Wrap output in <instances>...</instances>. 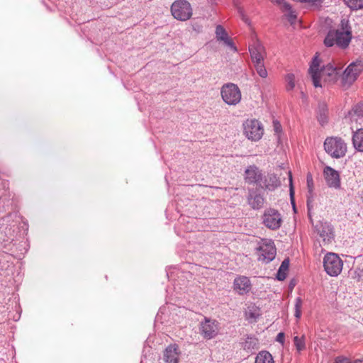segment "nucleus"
Instances as JSON below:
<instances>
[{"label":"nucleus","mask_w":363,"mask_h":363,"mask_svg":"<svg viewBox=\"0 0 363 363\" xmlns=\"http://www.w3.org/2000/svg\"><path fill=\"white\" fill-rule=\"evenodd\" d=\"M246 317L248 319H257L259 315L257 308L255 306H248L247 310L245 312Z\"/></svg>","instance_id":"obj_30"},{"label":"nucleus","mask_w":363,"mask_h":363,"mask_svg":"<svg viewBox=\"0 0 363 363\" xmlns=\"http://www.w3.org/2000/svg\"><path fill=\"white\" fill-rule=\"evenodd\" d=\"M362 115H363V104H358L355 105L352 108V111L350 112V120H351V123H352L351 128L352 130L354 129L353 118H356V117L358 118Z\"/></svg>","instance_id":"obj_24"},{"label":"nucleus","mask_w":363,"mask_h":363,"mask_svg":"<svg viewBox=\"0 0 363 363\" xmlns=\"http://www.w3.org/2000/svg\"><path fill=\"white\" fill-rule=\"evenodd\" d=\"M293 205H294L293 208L295 210V205L294 203H293Z\"/></svg>","instance_id":"obj_45"},{"label":"nucleus","mask_w":363,"mask_h":363,"mask_svg":"<svg viewBox=\"0 0 363 363\" xmlns=\"http://www.w3.org/2000/svg\"><path fill=\"white\" fill-rule=\"evenodd\" d=\"M238 13L242 18V20L247 24H250V21L249 20V18L246 16L245 13V11L243 10L242 8L241 7H239L238 9Z\"/></svg>","instance_id":"obj_36"},{"label":"nucleus","mask_w":363,"mask_h":363,"mask_svg":"<svg viewBox=\"0 0 363 363\" xmlns=\"http://www.w3.org/2000/svg\"><path fill=\"white\" fill-rule=\"evenodd\" d=\"M351 363H363V359H357L354 361H351Z\"/></svg>","instance_id":"obj_44"},{"label":"nucleus","mask_w":363,"mask_h":363,"mask_svg":"<svg viewBox=\"0 0 363 363\" xmlns=\"http://www.w3.org/2000/svg\"><path fill=\"white\" fill-rule=\"evenodd\" d=\"M344 2L352 10L363 9V0H344Z\"/></svg>","instance_id":"obj_25"},{"label":"nucleus","mask_w":363,"mask_h":363,"mask_svg":"<svg viewBox=\"0 0 363 363\" xmlns=\"http://www.w3.org/2000/svg\"><path fill=\"white\" fill-rule=\"evenodd\" d=\"M335 363H351V360L347 357H337L335 358Z\"/></svg>","instance_id":"obj_39"},{"label":"nucleus","mask_w":363,"mask_h":363,"mask_svg":"<svg viewBox=\"0 0 363 363\" xmlns=\"http://www.w3.org/2000/svg\"><path fill=\"white\" fill-rule=\"evenodd\" d=\"M223 42L235 52L237 51V48L230 38H228L227 40H224Z\"/></svg>","instance_id":"obj_38"},{"label":"nucleus","mask_w":363,"mask_h":363,"mask_svg":"<svg viewBox=\"0 0 363 363\" xmlns=\"http://www.w3.org/2000/svg\"><path fill=\"white\" fill-rule=\"evenodd\" d=\"M325 152L333 158L343 157L347 152V144L338 137H328L324 142Z\"/></svg>","instance_id":"obj_3"},{"label":"nucleus","mask_w":363,"mask_h":363,"mask_svg":"<svg viewBox=\"0 0 363 363\" xmlns=\"http://www.w3.org/2000/svg\"><path fill=\"white\" fill-rule=\"evenodd\" d=\"M284 11H288L287 18L289 21L292 24L295 22L296 19V15L294 11L291 10V7L289 4L284 3Z\"/></svg>","instance_id":"obj_32"},{"label":"nucleus","mask_w":363,"mask_h":363,"mask_svg":"<svg viewBox=\"0 0 363 363\" xmlns=\"http://www.w3.org/2000/svg\"><path fill=\"white\" fill-rule=\"evenodd\" d=\"M307 185H308V193L310 194V196H308L307 206H308V210L310 211L311 210V196L313 188V179H312V176L311 174L307 175Z\"/></svg>","instance_id":"obj_31"},{"label":"nucleus","mask_w":363,"mask_h":363,"mask_svg":"<svg viewBox=\"0 0 363 363\" xmlns=\"http://www.w3.org/2000/svg\"><path fill=\"white\" fill-rule=\"evenodd\" d=\"M249 51L253 63L264 62L266 52L260 42L256 41L251 45L249 47Z\"/></svg>","instance_id":"obj_13"},{"label":"nucleus","mask_w":363,"mask_h":363,"mask_svg":"<svg viewBox=\"0 0 363 363\" xmlns=\"http://www.w3.org/2000/svg\"><path fill=\"white\" fill-rule=\"evenodd\" d=\"M257 73L262 78H266L268 75L267 71L264 65V62L253 63Z\"/></svg>","instance_id":"obj_28"},{"label":"nucleus","mask_w":363,"mask_h":363,"mask_svg":"<svg viewBox=\"0 0 363 363\" xmlns=\"http://www.w3.org/2000/svg\"><path fill=\"white\" fill-rule=\"evenodd\" d=\"M276 340L281 344L284 342V333H278Z\"/></svg>","instance_id":"obj_42"},{"label":"nucleus","mask_w":363,"mask_h":363,"mask_svg":"<svg viewBox=\"0 0 363 363\" xmlns=\"http://www.w3.org/2000/svg\"><path fill=\"white\" fill-rule=\"evenodd\" d=\"M323 267L328 275L337 277L342 270L343 261L337 254L328 252L324 256Z\"/></svg>","instance_id":"obj_6"},{"label":"nucleus","mask_w":363,"mask_h":363,"mask_svg":"<svg viewBox=\"0 0 363 363\" xmlns=\"http://www.w3.org/2000/svg\"><path fill=\"white\" fill-rule=\"evenodd\" d=\"M222 99L230 106H235L241 100V91L239 87L233 83L224 84L220 90Z\"/></svg>","instance_id":"obj_7"},{"label":"nucleus","mask_w":363,"mask_h":363,"mask_svg":"<svg viewBox=\"0 0 363 363\" xmlns=\"http://www.w3.org/2000/svg\"><path fill=\"white\" fill-rule=\"evenodd\" d=\"M272 3L277 4L281 6V8L284 9V3H286L284 0H271Z\"/></svg>","instance_id":"obj_43"},{"label":"nucleus","mask_w":363,"mask_h":363,"mask_svg":"<svg viewBox=\"0 0 363 363\" xmlns=\"http://www.w3.org/2000/svg\"><path fill=\"white\" fill-rule=\"evenodd\" d=\"M318 233L324 242H330L333 238V230L330 225L325 223L317 225Z\"/></svg>","instance_id":"obj_17"},{"label":"nucleus","mask_w":363,"mask_h":363,"mask_svg":"<svg viewBox=\"0 0 363 363\" xmlns=\"http://www.w3.org/2000/svg\"><path fill=\"white\" fill-rule=\"evenodd\" d=\"M363 71V63L361 61L350 63L341 75V85L343 88H349L358 78Z\"/></svg>","instance_id":"obj_5"},{"label":"nucleus","mask_w":363,"mask_h":363,"mask_svg":"<svg viewBox=\"0 0 363 363\" xmlns=\"http://www.w3.org/2000/svg\"><path fill=\"white\" fill-rule=\"evenodd\" d=\"M216 35L217 40L220 41H223L224 40H227V38H229L226 30L220 25H218L216 28Z\"/></svg>","instance_id":"obj_27"},{"label":"nucleus","mask_w":363,"mask_h":363,"mask_svg":"<svg viewBox=\"0 0 363 363\" xmlns=\"http://www.w3.org/2000/svg\"><path fill=\"white\" fill-rule=\"evenodd\" d=\"M320 60L316 54L313 57L308 69V72L313 80V84L315 87L321 86L320 83V80L321 79L329 82H335L340 70V68H337V67H335L331 64H328L326 66L320 69Z\"/></svg>","instance_id":"obj_1"},{"label":"nucleus","mask_w":363,"mask_h":363,"mask_svg":"<svg viewBox=\"0 0 363 363\" xmlns=\"http://www.w3.org/2000/svg\"><path fill=\"white\" fill-rule=\"evenodd\" d=\"M289 267V259H285L281 264L277 274V278L279 281H283L286 279L287 272Z\"/></svg>","instance_id":"obj_23"},{"label":"nucleus","mask_w":363,"mask_h":363,"mask_svg":"<svg viewBox=\"0 0 363 363\" xmlns=\"http://www.w3.org/2000/svg\"><path fill=\"white\" fill-rule=\"evenodd\" d=\"M356 129L357 130L353 133L352 143L357 150L363 152V128L357 126Z\"/></svg>","instance_id":"obj_19"},{"label":"nucleus","mask_w":363,"mask_h":363,"mask_svg":"<svg viewBox=\"0 0 363 363\" xmlns=\"http://www.w3.org/2000/svg\"><path fill=\"white\" fill-rule=\"evenodd\" d=\"M255 363H274V361L268 351L262 350L257 354Z\"/></svg>","instance_id":"obj_21"},{"label":"nucleus","mask_w":363,"mask_h":363,"mask_svg":"<svg viewBox=\"0 0 363 363\" xmlns=\"http://www.w3.org/2000/svg\"><path fill=\"white\" fill-rule=\"evenodd\" d=\"M243 128L245 135L252 141L259 140L264 134L262 123L256 119H247L243 123Z\"/></svg>","instance_id":"obj_8"},{"label":"nucleus","mask_w":363,"mask_h":363,"mask_svg":"<svg viewBox=\"0 0 363 363\" xmlns=\"http://www.w3.org/2000/svg\"><path fill=\"white\" fill-rule=\"evenodd\" d=\"M171 13L177 21H186L193 15V9L187 0H176L170 8Z\"/></svg>","instance_id":"obj_4"},{"label":"nucleus","mask_w":363,"mask_h":363,"mask_svg":"<svg viewBox=\"0 0 363 363\" xmlns=\"http://www.w3.org/2000/svg\"><path fill=\"white\" fill-rule=\"evenodd\" d=\"M258 345V340L255 336H247L242 342V347L245 350L252 351L257 348Z\"/></svg>","instance_id":"obj_22"},{"label":"nucleus","mask_w":363,"mask_h":363,"mask_svg":"<svg viewBox=\"0 0 363 363\" xmlns=\"http://www.w3.org/2000/svg\"><path fill=\"white\" fill-rule=\"evenodd\" d=\"M323 174L327 185L330 188L339 189L340 187V178L337 171L327 166L324 168Z\"/></svg>","instance_id":"obj_12"},{"label":"nucleus","mask_w":363,"mask_h":363,"mask_svg":"<svg viewBox=\"0 0 363 363\" xmlns=\"http://www.w3.org/2000/svg\"><path fill=\"white\" fill-rule=\"evenodd\" d=\"M178 346L176 345H171L168 346L163 354L164 361L166 363H178L179 352Z\"/></svg>","instance_id":"obj_16"},{"label":"nucleus","mask_w":363,"mask_h":363,"mask_svg":"<svg viewBox=\"0 0 363 363\" xmlns=\"http://www.w3.org/2000/svg\"><path fill=\"white\" fill-rule=\"evenodd\" d=\"M294 343L298 352L304 350L306 349L305 336L303 335L301 337L295 336L294 337Z\"/></svg>","instance_id":"obj_26"},{"label":"nucleus","mask_w":363,"mask_h":363,"mask_svg":"<svg viewBox=\"0 0 363 363\" xmlns=\"http://www.w3.org/2000/svg\"><path fill=\"white\" fill-rule=\"evenodd\" d=\"M351 39L352 31L349 21L343 19L341 21V28L330 30L324 40V43L327 47L337 45L344 49L349 45Z\"/></svg>","instance_id":"obj_2"},{"label":"nucleus","mask_w":363,"mask_h":363,"mask_svg":"<svg viewBox=\"0 0 363 363\" xmlns=\"http://www.w3.org/2000/svg\"><path fill=\"white\" fill-rule=\"evenodd\" d=\"M245 179L249 184H258L262 181V173L255 165H251L245 172Z\"/></svg>","instance_id":"obj_15"},{"label":"nucleus","mask_w":363,"mask_h":363,"mask_svg":"<svg viewBox=\"0 0 363 363\" xmlns=\"http://www.w3.org/2000/svg\"><path fill=\"white\" fill-rule=\"evenodd\" d=\"M286 81L287 82L286 89L291 91L295 87V77L294 74L289 73L286 76Z\"/></svg>","instance_id":"obj_34"},{"label":"nucleus","mask_w":363,"mask_h":363,"mask_svg":"<svg viewBox=\"0 0 363 363\" xmlns=\"http://www.w3.org/2000/svg\"><path fill=\"white\" fill-rule=\"evenodd\" d=\"M328 111L325 103L320 102L317 109V119L321 125L328 123Z\"/></svg>","instance_id":"obj_18"},{"label":"nucleus","mask_w":363,"mask_h":363,"mask_svg":"<svg viewBox=\"0 0 363 363\" xmlns=\"http://www.w3.org/2000/svg\"><path fill=\"white\" fill-rule=\"evenodd\" d=\"M289 182H290V196H291V200L293 201L294 191V187H293V184H292V176H291V172H289Z\"/></svg>","instance_id":"obj_40"},{"label":"nucleus","mask_w":363,"mask_h":363,"mask_svg":"<svg viewBox=\"0 0 363 363\" xmlns=\"http://www.w3.org/2000/svg\"><path fill=\"white\" fill-rule=\"evenodd\" d=\"M281 216L278 211L269 208L265 211L263 215V223L266 227L272 230H277L281 225Z\"/></svg>","instance_id":"obj_10"},{"label":"nucleus","mask_w":363,"mask_h":363,"mask_svg":"<svg viewBox=\"0 0 363 363\" xmlns=\"http://www.w3.org/2000/svg\"><path fill=\"white\" fill-rule=\"evenodd\" d=\"M303 306V301L300 297L295 299L294 303V316L297 320H299L301 316V308Z\"/></svg>","instance_id":"obj_29"},{"label":"nucleus","mask_w":363,"mask_h":363,"mask_svg":"<svg viewBox=\"0 0 363 363\" xmlns=\"http://www.w3.org/2000/svg\"><path fill=\"white\" fill-rule=\"evenodd\" d=\"M264 199L260 195H255L253 198H250L249 200L250 204L254 208H259L263 204Z\"/></svg>","instance_id":"obj_33"},{"label":"nucleus","mask_w":363,"mask_h":363,"mask_svg":"<svg viewBox=\"0 0 363 363\" xmlns=\"http://www.w3.org/2000/svg\"><path fill=\"white\" fill-rule=\"evenodd\" d=\"M353 125H354V128L357 126L359 128V125L360 126V128H362L363 126V115L362 116H360L358 118H353Z\"/></svg>","instance_id":"obj_35"},{"label":"nucleus","mask_w":363,"mask_h":363,"mask_svg":"<svg viewBox=\"0 0 363 363\" xmlns=\"http://www.w3.org/2000/svg\"><path fill=\"white\" fill-rule=\"evenodd\" d=\"M273 126H274V130L276 133H279L281 132V124L279 121H273Z\"/></svg>","instance_id":"obj_41"},{"label":"nucleus","mask_w":363,"mask_h":363,"mask_svg":"<svg viewBox=\"0 0 363 363\" xmlns=\"http://www.w3.org/2000/svg\"><path fill=\"white\" fill-rule=\"evenodd\" d=\"M200 333L201 335L207 340H211L216 337L218 333V323L216 320L205 318L203 322L200 325Z\"/></svg>","instance_id":"obj_11"},{"label":"nucleus","mask_w":363,"mask_h":363,"mask_svg":"<svg viewBox=\"0 0 363 363\" xmlns=\"http://www.w3.org/2000/svg\"><path fill=\"white\" fill-rule=\"evenodd\" d=\"M233 288L239 294H247L251 289L250 281L247 277H238L234 280Z\"/></svg>","instance_id":"obj_14"},{"label":"nucleus","mask_w":363,"mask_h":363,"mask_svg":"<svg viewBox=\"0 0 363 363\" xmlns=\"http://www.w3.org/2000/svg\"><path fill=\"white\" fill-rule=\"evenodd\" d=\"M192 29L197 33H201L203 29L202 25L197 22H193L191 23Z\"/></svg>","instance_id":"obj_37"},{"label":"nucleus","mask_w":363,"mask_h":363,"mask_svg":"<svg viewBox=\"0 0 363 363\" xmlns=\"http://www.w3.org/2000/svg\"><path fill=\"white\" fill-rule=\"evenodd\" d=\"M280 184L279 179L274 174H268L264 183V186L269 190L274 189L280 186Z\"/></svg>","instance_id":"obj_20"},{"label":"nucleus","mask_w":363,"mask_h":363,"mask_svg":"<svg viewBox=\"0 0 363 363\" xmlns=\"http://www.w3.org/2000/svg\"><path fill=\"white\" fill-rule=\"evenodd\" d=\"M257 250L258 259L263 262L269 263L276 256V247L271 240H262Z\"/></svg>","instance_id":"obj_9"}]
</instances>
